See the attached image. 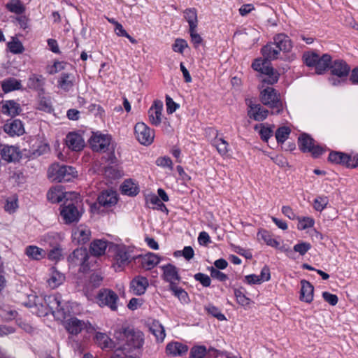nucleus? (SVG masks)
Segmentation results:
<instances>
[{
    "instance_id": "nucleus-41",
    "label": "nucleus",
    "mask_w": 358,
    "mask_h": 358,
    "mask_svg": "<svg viewBox=\"0 0 358 358\" xmlns=\"http://www.w3.org/2000/svg\"><path fill=\"white\" fill-rule=\"evenodd\" d=\"M280 52V50L274 43L268 44L262 49V55L267 60L277 59Z\"/></svg>"
},
{
    "instance_id": "nucleus-39",
    "label": "nucleus",
    "mask_w": 358,
    "mask_h": 358,
    "mask_svg": "<svg viewBox=\"0 0 358 358\" xmlns=\"http://www.w3.org/2000/svg\"><path fill=\"white\" fill-rule=\"evenodd\" d=\"M184 17L189 24V29H196L198 26L197 10L194 8H189L184 10Z\"/></svg>"
},
{
    "instance_id": "nucleus-44",
    "label": "nucleus",
    "mask_w": 358,
    "mask_h": 358,
    "mask_svg": "<svg viewBox=\"0 0 358 358\" xmlns=\"http://www.w3.org/2000/svg\"><path fill=\"white\" fill-rule=\"evenodd\" d=\"M259 239L263 240L268 245L275 248H279V242L274 239L266 231L261 230L257 234Z\"/></svg>"
},
{
    "instance_id": "nucleus-5",
    "label": "nucleus",
    "mask_w": 358,
    "mask_h": 358,
    "mask_svg": "<svg viewBox=\"0 0 358 358\" xmlns=\"http://www.w3.org/2000/svg\"><path fill=\"white\" fill-rule=\"evenodd\" d=\"M45 302L48 303V310L43 312L42 314L45 315L48 314L50 310L54 315L56 320L60 321L64 324L65 328L66 313L65 311L66 301L61 299L59 296H50L45 299Z\"/></svg>"
},
{
    "instance_id": "nucleus-55",
    "label": "nucleus",
    "mask_w": 358,
    "mask_h": 358,
    "mask_svg": "<svg viewBox=\"0 0 358 358\" xmlns=\"http://www.w3.org/2000/svg\"><path fill=\"white\" fill-rule=\"evenodd\" d=\"M187 47L188 44L185 40L182 38H177L172 45V49L176 52L182 54L185 49H186Z\"/></svg>"
},
{
    "instance_id": "nucleus-40",
    "label": "nucleus",
    "mask_w": 358,
    "mask_h": 358,
    "mask_svg": "<svg viewBox=\"0 0 358 358\" xmlns=\"http://www.w3.org/2000/svg\"><path fill=\"white\" fill-rule=\"evenodd\" d=\"M212 145L217 149L219 154L222 156H227L229 152V143L222 138L217 135L212 141Z\"/></svg>"
},
{
    "instance_id": "nucleus-57",
    "label": "nucleus",
    "mask_w": 358,
    "mask_h": 358,
    "mask_svg": "<svg viewBox=\"0 0 358 358\" xmlns=\"http://www.w3.org/2000/svg\"><path fill=\"white\" fill-rule=\"evenodd\" d=\"M206 310L215 317H216L217 320L220 321H223L226 320L225 316L220 312L218 308L215 307L213 305H208L205 308Z\"/></svg>"
},
{
    "instance_id": "nucleus-63",
    "label": "nucleus",
    "mask_w": 358,
    "mask_h": 358,
    "mask_svg": "<svg viewBox=\"0 0 358 358\" xmlns=\"http://www.w3.org/2000/svg\"><path fill=\"white\" fill-rule=\"evenodd\" d=\"M210 276L213 278L217 279L220 281L224 282L227 280V275H225L224 273L220 271L215 267H210L209 268Z\"/></svg>"
},
{
    "instance_id": "nucleus-42",
    "label": "nucleus",
    "mask_w": 358,
    "mask_h": 358,
    "mask_svg": "<svg viewBox=\"0 0 358 358\" xmlns=\"http://www.w3.org/2000/svg\"><path fill=\"white\" fill-rule=\"evenodd\" d=\"M6 9L15 15H22L24 13L26 8L20 0H10L6 4Z\"/></svg>"
},
{
    "instance_id": "nucleus-27",
    "label": "nucleus",
    "mask_w": 358,
    "mask_h": 358,
    "mask_svg": "<svg viewBox=\"0 0 358 358\" xmlns=\"http://www.w3.org/2000/svg\"><path fill=\"white\" fill-rule=\"evenodd\" d=\"M85 147V141L82 135L77 132L69 133V149L80 151Z\"/></svg>"
},
{
    "instance_id": "nucleus-28",
    "label": "nucleus",
    "mask_w": 358,
    "mask_h": 358,
    "mask_svg": "<svg viewBox=\"0 0 358 358\" xmlns=\"http://www.w3.org/2000/svg\"><path fill=\"white\" fill-rule=\"evenodd\" d=\"M108 242L103 239H96L90 244V250L92 255L99 257L105 254Z\"/></svg>"
},
{
    "instance_id": "nucleus-8",
    "label": "nucleus",
    "mask_w": 358,
    "mask_h": 358,
    "mask_svg": "<svg viewBox=\"0 0 358 358\" xmlns=\"http://www.w3.org/2000/svg\"><path fill=\"white\" fill-rule=\"evenodd\" d=\"M83 212V203L79 194L69 192V222L78 221Z\"/></svg>"
},
{
    "instance_id": "nucleus-56",
    "label": "nucleus",
    "mask_w": 358,
    "mask_h": 358,
    "mask_svg": "<svg viewBox=\"0 0 358 358\" xmlns=\"http://www.w3.org/2000/svg\"><path fill=\"white\" fill-rule=\"evenodd\" d=\"M310 248L311 245L309 243L301 241L294 246L293 252L294 253L298 252L301 255H304Z\"/></svg>"
},
{
    "instance_id": "nucleus-23",
    "label": "nucleus",
    "mask_w": 358,
    "mask_h": 358,
    "mask_svg": "<svg viewBox=\"0 0 358 358\" xmlns=\"http://www.w3.org/2000/svg\"><path fill=\"white\" fill-rule=\"evenodd\" d=\"M4 131L11 136H21L24 133V126L19 120L7 122L3 127Z\"/></svg>"
},
{
    "instance_id": "nucleus-6",
    "label": "nucleus",
    "mask_w": 358,
    "mask_h": 358,
    "mask_svg": "<svg viewBox=\"0 0 358 358\" xmlns=\"http://www.w3.org/2000/svg\"><path fill=\"white\" fill-rule=\"evenodd\" d=\"M260 100L264 105L273 109V113L278 114L282 110L283 105L280 95L272 87H268L261 92Z\"/></svg>"
},
{
    "instance_id": "nucleus-21",
    "label": "nucleus",
    "mask_w": 358,
    "mask_h": 358,
    "mask_svg": "<svg viewBox=\"0 0 358 358\" xmlns=\"http://www.w3.org/2000/svg\"><path fill=\"white\" fill-rule=\"evenodd\" d=\"M94 340L96 343L102 349H113L117 351L116 340H111L110 337L104 333L97 332L95 335Z\"/></svg>"
},
{
    "instance_id": "nucleus-12",
    "label": "nucleus",
    "mask_w": 358,
    "mask_h": 358,
    "mask_svg": "<svg viewBox=\"0 0 358 358\" xmlns=\"http://www.w3.org/2000/svg\"><path fill=\"white\" fill-rule=\"evenodd\" d=\"M131 255L124 245L115 246L113 266L115 271H121L130 262Z\"/></svg>"
},
{
    "instance_id": "nucleus-52",
    "label": "nucleus",
    "mask_w": 358,
    "mask_h": 358,
    "mask_svg": "<svg viewBox=\"0 0 358 358\" xmlns=\"http://www.w3.org/2000/svg\"><path fill=\"white\" fill-rule=\"evenodd\" d=\"M345 159H348V155L343 152H334L329 155V160L335 164H341L345 165Z\"/></svg>"
},
{
    "instance_id": "nucleus-32",
    "label": "nucleus",
    "mask_w": 358,
    "mask_h": 358,
    "mask_svg": "<svg viewBox=\"0 0 358 358\" xmlns=\"http://www.w3.org/2000/svg\"><path fill=\"white\" fill-rule=\"evenodd\" d=\"M22 87L21 81L14 78H8L1 82L2 90L5 93L21 90Z\"/></svg>"
},
{
    "instance_id": "nucleus-59",
    "label": "nucleus",
    "mask_w": 358,
    "mask_h": 358,
    "mask_svg": "<svg viewBox=\"0 0 358 358\" xmlns=\"http://www.w3.org/2000/svg\"><path fill=\"white\" fill-rule=\"evenodd\" d=\"M66 67L64 62H55L52 65H49L47 67V71L50 74H55L64 70Z\"/></svg>"
},
{
    "instance_id": "nucleus-26",
    "label": "nucleus",
    "mask_w": 358,
    "mask_h": 358,
    "mask_svg": "<svg viewBox=\"0 0 358 358\" xmlns=\"http://www.w3.org/2000/svg\"><path fill=\"white\" fill-rule=\"evenodd\" d=\"M248 116L256 121H263L268 114V111L262 108L259 104L250 105L248 110Z\"/></svg>"
},
{
    "instance_id": "nucleus-10",
    "label": "nucleus",
    "mask_w": 358,
    "mask_h": 358,
    "mask_svg": "<svg viewBox=\"0 0 358 358\" xmlns=\"http://www.w3.org/2000/svg\"><path fill=\"white\" fill-rule=\"evenodd\" d=\"M299 147L304 152H310L314 157L321 155L324 149L316 145L314 140L307 134H302L299 138Z\"/></svg>"
},
{
    "instance_id": "nucleus-3",
    "label": "nucleus",
    "mask_w": 358,
    "mask_h": 358,
    "mask_svg": "<svg viewBox=\"0 0 358 358\" xmlns=\"http://www.w3.org/2000/svg\"><path fill=\"white\" fill-rule=\"evenodd\" d=\"M67 192L66 187L58 185L52 187L47 192V199L52 203H62L60 206V216L65 224L67 223V207L65 206Z\"/></svg>"
},
{
    "instance_id": "nucleus-46",
    "label": "nucleus",
    "mask_w": 358,
    "mask_h": 358,
    "mask_svg": "<svg viewBox=\"0 0 358 358\" xmlns=\"http://www.w3.org/2000/svg\"><path fill=\"white\" fill-rule=\"evenodd\" d=\"M9 51L13 54H21L24 51V48L21 41L17 38H13L7 43Z\"/></svg>"
},
{
    "instance_id": "nucleus-36",
    "label": "nucleus",
    "mask_w": 358,
    "mask_h": 358,
    "mask_svg": "<svg viewBox=\"0 0 358 358\" xmlns=\"http://www.w3.org/2000/svg\"><path fill=\"white\" fill-rule=\"evenodd\" d=\"M150 330L155 336L157 341H164L166 337L165 329L164 326L159 321L154 320L150 324Z\"/></svg>"
},
{
    "instance_id": "nucleus-13",
    "label": "nucleus",
    "mask_w": 358,
    "mask_h": 358,
    "mask_svg": "<svg viewBox=\"0 0 358 358\" xmlns=\"http://www.w3.org/2000/svg\"><path fill=\"white\" fill-rule=\"evenodd\" d=\"M91 238V231L85 224H80L74 227L71 231V241L76 245H83L86 244Z\"/></svg>"
},
{
    "instance_id": "nucleus-22",
    "label": "nucleus",
    "mask_w": 358,
    "mask_h": 358,
    "mask_svg": "<svg viewBox=\"0 0 358 358\" xmlns=\"http://www.w3.org/2000/svg\"><path fill=\"white\" fill-rule=\"evenodd\" d=\"M188 351V347L178 341H173L167 344L166 352L169 355L173 357L182 356Z\"/></svg>"
},
{
    "instance_id": "nucleus-25",
    "label": "nucleus",
    "mask_w": 358,
    "mask_h": 358,
    "mask_svg": "<svg viewBox=\"0 0 358 358\" xmlns=\"http://www.w3.org/2000/svg\"><path fill=\"white\" fill-rule=\"evenodd\" d=\"M21 110L20 105L13 100H8L2 103L1 112L5 115L14 117L18 115Z\"/></svg>"
},
{
    "instance_id": "nucleus-50",
    "label": "nucleus",
    "mask_w": 358,
    "mask_h": 358,
    "mask_svg": "<svg viewBox=\"0 0 358 358\" xmlns=\"http://www.w3.org/2000/svg\"><path fill=\"white\" fill-rule=\"evenodd\" d=\"M290 129L288 127H281L275 132V138L278 143H283L290 134Z\"/></svg>"
},
{
    "instance_id": "nucleus-1",
    "label": "nucleus",
    "mask_w": 358,
    "mask_h": 358,
    "mask_svg": "<svg viewBox=\"0 0 358 358\" xmlns=\"http://www.w3.org/2000/svg\"><path fill=\"white\" fill-rule=\"evenodd\" d=\"M114 339L117 341V350L124 352L141 349L144 344L143 333L130 328L115 330Z\"/></svg>"
},
{
    "instance_id": "nucleus-2",
    "label": "nucleus",
    "mask_w": 358,
    "mask_h": 358,
    "mask_svg": "<svg viewBox=\"0 0 358 358\" xmlns=\"http://www.w3.org/2000/svg\"><path fill=\"white\" fill-rule=\"evenodd\" d=\"M64 240V235L61 236L57 233L48 234L41 237V244L51 248L48 254L49 259L52 261H59L60 259L64 249L61 243Z\"/></svg>"
},
{
    "instance_id": "nucleus-7",
    "label": "nucleus",
    "mask_w": 358,
    "mask_h": 358,
    "mask_svg": "<svg viewBox=\"0 0 358 358\" xmlns=\"http://www.w3.org/2000/svg\"><path fill=\"white\" fill-rule=\"evenodd\" d=\"M118 301L119 297L117 294L107 288L101 289L96 296V303L100 307L107 306L113 311L117 310Z\"/></svg>"
},
{
    "instance_id": "nucleus-30",
    "label": "nucleus",
    "mask_w": 358,
    "mask_h": 358,
    "mask_svg": "<svg viewBox=\"0 0 358 358\" xmlns=\"http://www.w3.org/2000/svg\"><path fill=\"white\" fill-rule=\"evenodd\" d=\"M64 275L52 268L50 270L47 282L50 287L55 289L60 285L64 281Z\"/></svg>"
},
{
    "instance_id": "nucleus-49",
    "label": "nucleus",
    "mask_w": 358,
    "mask_h": 358,
    "mask_svg": "<svg viewBox=\"0 0 358 358\" xmlns=\"http://www.w3.org/2000/svg\"><path fill=\"white\" fill-rule=\"evenodd\" d=\"M329 199L326 196H317L313 203V208L317 211H322L328 205Z\"/></svg>"
},
{
    "instance_id": "nucleus-62",
    "label": "nucleus",
    "mask_w": 358,
    "mask_h": 358,
    "mask_svg": "<svg viewBox=\"0 0 358 358\" xmlns=\"http://www.w3.org/2000/svg\"><path fill=\"white\" fill-rule=\"evenodd\" d=\"M156 164L162 168H166L173 170L172 160L168 157H161L157 159Z\"/></svg>"
},
{
    "instance_id": "nucleus-18",
    "label": "nucleus",
    "mask_w": 358,
    "mask_h": 358,
    "mask_svg": "<svg viewBox=\"0 0 358 358\" xmlns=\"http://www.w3.org/2000/svg\"><path fill=\"white\" fill-rule=\"evenodd\" d=\"M84 329H86L87 332H91L93 331V327L77 318L71 317L69 319V333L77 334Z\"/></svg>"
},
{
    "instance_id": "nucleus-14",
    "label": "nucleus",
    "mask_w": 358,
    "mask_h": 358,
    "mask_svg": "<svg viewBox=\"0 0 358 358\" xmlns=\"http://www.w3.org/2000/svg\"><path fill=\"white\" fill-rule=\"evenodd\" d=\"M21 157L20 148L15 145H0V159L7 162H13Z\"/></svg>"
},
{
    "instance_id": "nucleus-48",
    "label": "nucleus",
    "mask_w": 358,
    "mask_h": 358,
    "mask_svg": "<svg viewBox=\"0 0 358 358\" xmlns=\"http://www.w3.org/2000/svg\"><path fill=\"white\" fill-rule=\"evenodd\" d=\"M299 230H305L314 226L315 220L311 217H297Z\"/></svg>"
},
{
    "instance_id": "nucleus-33",
    "label": "nucleus",
    "mask_w": 358,
    "mask_h": 358,
    "mask_svg": "<svg viewBox=\"0 0 358 358\" xmlns=\"http://www.w3.org/2000/svg\"><path fill=\"white\" fill-rule=\"evenodd\" d=\"M25 255L31 259L41 260L43 259L45 255V251L36 245H29L25 248Z\"/></svg>"
},
{
    "instance_id": "nucleus-15",
    "label": "nucleus",
    "mask_w": 358,
    "mask_h": 358,
    "mask_svg": "<svg viewBox=\"0 0 358 358\" xmlns=\"http://www.w3.org/2000/svg\"><path fill=\"white\" fill-rule=\"evenodd\" d=\"M67 173L64 164L54 163L48 169V177L52 182H62Z\"/></svg>"
},
{
    "instance_id": "nucleus-34",
    "label": "nucleus",
    "mask_w": 358,
    "mask_h": 358,
    "mask_svg": "<svg viewBox=\"0 0 358 358\" xmlns=\"http://www.w3.org/2000/svg\"><path fill=\"white\" fill-rule=\"evenodd\" d=\"M159 257L154 253H148L141 257V265L143 268L150 270L159 262Z\"/></svg>"
},
{
    "instance_id": "nucleus-54",
    "label": "nucleus",
    "mask_w": 358,
    "mask_h": 358,
    "mask_svg": "<svg viewBox=\"0 0 358 358\" xmlns=\"http://www.w3.org/2000/svg\"><path fill=\"white\" fill-rule=\"evenodd\" d=\"M67 144V141L66 139H64L62 143H59L57 141L55 143V149L57 152L58 158L64 161L67 155V151H66V145Z\"/></svg>"
},
{
    "instance_id": "nucleus-11",
    "label": "nucleus",
    "mask_w": 358,
    "mask_h": 358,
    "mask_svg": "<svg viewBox=\"0 0 358 358\" xmlns=\"http://www.w3.org/2000/svg\"><path fill=\"white\" fill-rule=\"evenodd\" d=\"M134 134L137 141L143 145L152 144L155 138L154 131L143 122L136 124Z\"/></svg>"
},
{
    "instance_id": "nucleus-43",
    "label": "nucleus",
    "mask_w": 358,
    "mask_h": 358,
    "mask_svg": "<svg viewBox=\"0 0 358 358\" xmlns=\"http://www.w3.org/2000/svg\"><path fill=\"white\" fill-rule=\"evenodd\" d=\"M44 85V78L42 76L32 75L31 76L27 82V86L30 89L39 90Z\"/></svg>"
},
{
    "instance_id": "nucleus-24",
    "label": "nucleus",
    "mask_w": 358,
    "mask_h": 358,
    "mask_svg": "<svg viewBox=\"0 0 358 358\" xmlns=\"http://www.w3.org/2000/svg\"><path fill=\"white\" fill-rule=\"evenodd\" d=\"M301 286L300 300L306 303H310L313 300V286L306 280L301 281Z\"/></svg>"
},
{
    "instance_id": "nucleus-37",
    "label": "nucleus",
    "mask_w": 358,
    "mask_h": 358,
    "mask_svg": "<svg viewBox=\"0 0 358 358\" xmlns=\"http://www.w3.org/2000/svg\"><path fill=\"white\" fill-rule=\"evenodd\" d=\"M331 62V57L324 54L322 57L319 55L315 69L317 74L323 73L329 67Z\"/></svg>"
},
{
    "instance_id": "nucleus-31",
    "label": "nucleus",
    "mask_w": 358,
    "mask_h": 358,
    "mask_svg": "<svg viewBox=\"0 0 358 358\" xmlns=\"http://www.w3.org/2000/svg\"><path fill=\"white\" fill-rule=\"evenodd\" d=\"M274 43L280 51L289 52L292 48L290 39L283 34H280L275 36Z\"/></svg>"
},
{
    "instance_id": "nucleus-47",
    "label": "nucleus",
    "mask_w": 358,
    "mask_h": 358,
    "mask_svg": "<svg viewBox=\"0 0 358 358\" xmlns=\"http://www.w3.org/2000/svg\"><path fill=\"white\" fill-rule=\"evenodd\" d=\"M5 210L9 213H13L18 208V198L17 195L9 196L4 206Z\"/></svg>"
},
{
    "instance_id": "nucleus-51",
    "label": "nucleus",
    "mask_w": 358,
    "mask_h": 358,
    "mask_svg": "<svg viewBox=\"0 0 358 358\" xmlns=\"http://www.w3.org/2000/svg\"><path fill=\"white\" fill-rule=\"evenodd\" d=\"M234 295L237 303L242 306H248L252 303V300L247 297L241 289H235Z\"/></svg>"
},
{
    "instance_id": "nucleus-29",
    "label": "nucleus",
    "mask_w": 358,
    "mask_h": 358,
    "mask_svg": "<svg viewBox=\"0 0 358 358\" xmlns=\"http://www.w3.org/2000/svg\"><path fill=\"white\" fill-rule=\"evenodd\" d=\"M30 152L34 156H39L47 152L49 150L48 144L39 138H35L31 141Z\"/></svg>"
},
{
    "instance_id": "nucleus-45",
    "label": "nucleus",
    "mask_w": 358,
    "mask_h": 358,
    "mask_svg": "<svg viewBox=\"0 0 358 358\" xmlns=\"http://www.w3.org/2000/svg\"><path fill=\"white\" fill-rule=\"evenodd\" d=\"M170 289L172 291L174 296L182 303H187L189 301L187 293L183 289L178 287L176 284L172 285L171 287H170Z\"/></svg>"
},
{
    "instance_id": "nucleus-19",
    "label": "nucleus",
    "mask_w": 358,
    "mask_h": 358,
    "mask_svg": "<svg viewBox=\"0 0 358 358\" xmlns=\"http://www.w3.org/2000/svg\"><path fill=\"white\" fill-rule=\"evenodd\" d=\"M117 202V194L113 190L103 192L98 197L99 204L106 208L115 206Z\"/></svg>"
},
{
    "instance_id": "nucleus-58",
    "label": "nucleus",
    "mask_w": 358,
    "mask_h": 358,
    "mask_svg": "<svg viewBox=\"0 0 358 358\" xmlns=\"http://www.w3.org/2000/svg\"><path fill=\"white\" fill-rule=\"evenodd\" d=\"M17 315V313L8 306L4 307L0 313L1 317H2L5 320H11L15 319Z\"/></svg>"
},
{
    "instance_id": "nucleus-53",
    "label": "nucleus",
    "mask_w": 358,
    "mask_h": 358,
    "mask_svg": "<svg viewBox=\"0 0 358 358\" xmlns=\"http://www.w3.org/2000/svg\"><path fill=\"white\" fill-rule=\"evenodd\" d=\"M318 57L319 55H317V53L306 52L303 54V58L304 63L307 66L315 68Z\"/></svg>"
},
{
    "instance_id": "nucleus-38",
    "label": "nucleus",
    "mask_w": 358,
    "mask_h": 358,
    "mask_svg": "<svg viewBox=\"0 0 358 358\" xmlns=\"http://www.w3.org/2000/svg\"><path fill=\"white\" fill-rule=\"evenodd\" d=\"M122 192L128 196H136L139 192V188L133 180H126L121 185Z\"/></svg>"
},
{
    "instance_id": "nucleus-64",
    "label": "nucleus",
    "mask_w": 358,
    "mask_h": 358,
    "mask_svg": "<svg viewBox=\"0 0 358 358\" xmlns=\"http://www.w3.org/2000/svg\"><path fill=\"white\" fill-rule=\"evenodd\" d=\"M273 132V128L261 124L259 133L263 141H267L268 138L272 136Z\"/></svg>"
},
{
    "instance_id": "nucleus-16",
    "label": "nucleus",
    "mask_w": 358,
    "mask_h": 358,
    "mask_svg": "<svg viewBox=\"0 0 358 358\" xmlns=\"http://www.w3.org/2000/svg\"><path fill=\"white\" fill-rule=\"evenodd\" d=\"M163 103L160 101H155L148 110V117L150 123L158 126L161 124L162 117Z\"/></svg>"
},
{
    "instance_id": "nucleus-35",
    "label": "nucleus",
    "mask_w": 358,
    "mask_h": 358,
    "mask_svg": "<svg viewBox=\"0 0 358 358\" xmlns=\"http://www.w3.org/2000/svg\"><path fill=\"white\" fill-rule=\"evenodd\" d=\"M331 68L332 73L340 78L346 76L350 71L346 63L340 60L335 61Z\"/></svg>"
},
{
    "instance_id": "nucleus-4",
    "label": "nucleus",
    "mask_w": 358,
    "mask_h": 358,
    "mask_svg": "<svg viewBox=\"0 0 358 358\" xmlns=\"http://www.w3.org/2000/svg\"><path fill=\"white\" fill-rule=\"evenodd\" d=\"M255 71L262 73L261 80L263 83L273 85L278 82L279 74L270 66L268 61L264 59H257L252 64Z\"/></svg>"
},
{
    "instance_id": "nucleus-61",
    "label": "nucleus",
    "mask_w": 358,
    "mask_h": 358,
    "mask_svg": "<svg viewBox=\"0 0 358 358\" xmlns=\"http://www.w3.org/2000/svg\"><path fill=\"white\" fill-rule=\"evenodd\" d=\"M189 32L191 37V42L194 47L197 48L203 41L201 36L196 32V29H189Z\"/></svg>"
},
{
    "instance_id": "nucleus-60",
    "label": "nucleus",
    "mask_w": 358,
    "mask_h": 358,
    "mask_svg": "<svg viewBox=\"0 0 358 358\" xmlns=\"http://www.w3.org/2000/svg\"><path fill=\"white\" fill-rule=\"evenodd\" d=\"M206 354L204 346H194L191 349L190 358H203Z\"/></svg>"
},
{
    "instance_id": "nucleus-17",
    "label": "nucleus",
    "mask_w": 358,
    "mask_h": 358,
    "mask_svg": "<svg viewBox=\"0 0 358 358\" xmlns=\"http://www.w3.org/2000/svg\"><path fill=\"white\" fill-rule=\"evenodd\" d=\"M163 271L162 278L164 280L170 283V287L172 285H176V282L180 280L177 268L172 264H166L162 266Z\"/></svg>"
},
{
    "instance_id": "nucleus-9",
    "label": "nucleus",
    "mask_w": 358,
    "mask_h": 358,
    "mask_svg": "<svg viewBox=\"0 0 358 358\" xmlns=\"http://www.w3.org/2000/svg\"><path fill=\"white\" fill-rule=\"evenodd\" d=\"M111 136L100 131L92 132L89 139L90 147L96 152H106L110 144Z\"/></svg>"
},
{
    "instance_id": "nucleus-20",
    "label": "nucleus",
    "mask_w": 358,
    "mask_h": 358,
    "mask_svg": "<svg viewBox=\"0 0 358 358\" xmlns=\"http://www.w3.org/2000/svg\"><path fill=\"white\" fill-rule=\"evenodd\" d=\"M149 285L148 280L143 276H136L131 282L130 288L136 295L143 294Z\"/></svg>"
}]
</instances>
